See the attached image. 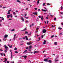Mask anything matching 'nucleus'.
Instances as JSON below:
<instances>
[{"instance_id": "f257e3e1", "label": "nucleus", "mask_w": 63, "mask_h": 63, "mask_svg": "<svg viewBox=\"0 0 63 63\" xmlns=\"http://www.w3.org/2000/svg\"><path fill=\"white\" fill-rule=\"evenodd\" d=\"M43 33H46V32H47V31H46V29H44L43 30Z\"/></svg>"}, {"instance_id": "f03ea898", "label": "nucleus", "mask_w": 63, "mask_h": 63, "mask_svg": "<svg viewBox=\"0 0 63 63\" xmlns=\"http://www.w3.org/2000/svg\"><path fill=\"white\" fill-rule=\"evenodd\" d=\"M4 47H5L6 49V50H8V47H7V46H6V45H5Z\"/></svg>"}, {"instance_id": "7ed1b4c3", "label": "nucleus", "mask_w": 63, "mask_h": 63, "mask_svg": "<svg viewBox=\"0 0 63 63\" xmlns=\"http://www.w3.org/2000/svg\"><path fill=\"white\" fill-rule=\"evenodd\" d=\"M8 35L7 34H5L4 35V39H6V38L8 37Z\"/></svg>"}, {"instance_id": "20e7f679", "label": "nucleus", "mask_w": 63, "mask_h": 63, "mask_svg": "<svg viewBox=\"0 0 63 63\" xmlns=\"http://www.w3.org/2000/svg\"><path fill=\"white\" fill-rule=\"evenodd\" d=\"M27 50L26 49L23 52V53H27Z\"/></svg>"}, {"instance_id": "39448f33", "label": "nucleus", "mask_w": 63, "mask_h": 63, "mask_svg": "<svg viewBox=\"0 0 63 63\" xmlns=\"http://www.w3.org/2000/svg\"><path fill=\"white\" fill-rule=\"evenodd\" d=\"M47 42V40H45L44 41V42H43V43L44 45H45L46 43V42Z\"/></svg>"}, {"instance_id": "423d86ee", "label": "nucleus", "mask_w": 63, "mask_h": 63, "mask_svg": "<svg viewBox=\"0 0 63 63\" xmlns=\"http://www.w3.org/2000/svg\"><path fill=\"white\" fill-rule=\"evenodd\" d=\"M34 25V24L32 23L31 25H30V27L31 28V27H32V26H33Z\"/></svg>"}, {"instance_id": "0eeeda50", "label": "nucleus", "mask_w": 63, "mask_h": 63, "mask_svg": "<svg viewBox=\"0 0 63 63\" xmlns=\"http://www.w3.org/2000/svg\"><path fill=\"white\" fill-rule=\"evenodd\" d=\"M32 14L33 15H38V13L37 12L32 13Z\"/></svg>"}, {"instance_id": "6e6552de", "label": "nucleus", "mask_w": 63, "mask_h": 63, "mask_svg": "<svg viewBox=\"0 0 63 63\" xmlns=\"http://www.w3.org/2000/svg\"><path fill=\"white\" fill-rule=\"evenodd\" d=\"M7 61V59L6 58H5V61H3V62H5V63H6V61Z\"/></svg>"}, {"instance_id": "1a4fd4ad", "label": "nucleus", "mask_w": 63, "mask_h": 63, "mask_svg": "<svg viewBox=\"0 0 63 63\" xmlns=\"http://www.w3.org/2000/svg\"><path fill=\"white\" fill-rule=\"evenodd\" d=\"M47 62H49V63H51L52 61H51V60H50L49 61H48Z\"/></svg>"}, {"instance_id": "9d476101", "label": "nucleus", "mask_w": 63, "mask_h": 63, "mask_svg": "<svg viewBox=\"0 0 63 63\" xmlns=\"http://www.w3.org/2000/svg\"><path fill=\"white\" fill-rule=\"evenodd\" d=\"M57 58H56V59H55V62H57V61H59V60H57Z\"/></svg>"}, {"instance_id": "9b49d317", "label": "nucleus", "mask_w": 63, "mask_h": 63, "mask_svg": "<svg viewBox=\"0 0 63 63\" xmlns=\"http://www.w3.org/2000/svg\"><path fill=\"white\" fill-rule=\"evenodd\" d=\"M21 17V19H22V21L23 22L24 21V19L23 18V17Z\"/></svg>"}, {"instance_id": "f8f14e48", "label": "nucleus", "mask_w": 63, "mask_h": 63, "mask_svg": "<svg viewBox=\"0 0 63 63\" xmlns=\"http://www.w3.org/2000/svg\"><path fill=\"white\" fill-rule=\"evenodd\" d=\"M44 17H43V16H41V19L42 21H43L44 20Z\"/></svg>"}, {"instance_id": "ddd939ff", "label": "nucleus", "mask_w": 63, "mask_h": 63, "mask_svg": "<svg viewBox=\"0 0 63 63\" xmlns=\"http://www.w3.org/2000/svg\"><path fill=\"white\" fill-rule=\"evenodd\" d=\"M16 34H15L14 35V41H15V38H16Z\"/></svg>"}, {"instance_id": "4468645a", "label": "nucleus", "mask_w": 63, "mask_h": 63, "mask_svg": "<svg viewBox=\"0 0 63 63\" xmlns=\"http://www.w3.org/2000/svg\"><path fill=\"white\" fill-rule=\"evenodd\" d=\"M8 46L10 48H12V45H11V46H10V44H8Z\"/></svg>"}, {"instance_id": "2eb2a0df", "label": "nucleus", "mask_w": 63, "mask_h": 63, "mask_svg": "<svg viewBox=\"0 0 63 63\" xmlns=\"http://www.w3.org/2000/svg\"><path fill=\"white\" fill-rule=\"evenodd\" d=\"M20 0H16L17 2H19V3H21V2L20 1H19Z\"/></svg>"}, {"instance_id": "dca6fc26", "label": "nucleus", "mask_w": 63, "mask_h": 63, "mask_svg": "<svg viewBox=\"0 0 63 63\" xmlns=\"http://www.w3.org/2000/svg\"><path fill=\"white\" fill-rule=\"evenodd\" d=\"M54 44L55 45H57V43L56 42H55L54 43Z\"/></svg>"}, {"instance_id": "f3484780", "label": "nucleus", "mask_w": 63, "mask_h": 63, "mask_svg": "<svg viewBox=\"0 0 63 63\" xmlns=\"http://www.w3.org/2000/svg\"><path fill=\"white\" fill-rule=\"evenodd\" d=\"M38 52H39V51H35L34 52V53H38Z\"/></svg>"}, {"instance_id": "a211bd4d", "label": "nucleus", "mask_w": 63, "mask_h": 63, "mask_svg": "<svg viewBox=\"0 0 63 63\" xmlns=\"http://www.w3.org/2000/svg\"><path fill=\"white\" fill-rule=\"evenodd\" d=\"M25 37L26 38V40H28V38H27V37H28L27 36H25Z\"/></svg>"}, {"instance_id": "6ab92c4d", "label": "nucleus", "mask_w": 63, "mask_h": 63, "mask_svg": "<svg viewBox=\"0 0 63 63\" xmlns=\"http://www.w3.org/2000/svg\"><path fill=\"white\" fill-rule=\"evenodd\" d=\"M27 45H31V44H32V43L30 44L29 43H27Z\"/></svg>"}, {"instance_id": "aec40b11", "label": "nucleus", "mask_w": 63, "mask_h": 63, "mask_svg": "<svg viewBox=\"0 0 63 63\" xmlns=\"http://www.w3.org/2000/svg\"><path fill=\"white\" fill-rule=\"evenodd\" d=\"M7 18H9V17H10V15H7Z\"/></svg>"}, {"instance_id": "412c9836", "label": "nucleus", "mask_w": 63, "mask_h": 63, "mask_svg": "<svg viewBox=\"0 0 63 63\" xmlns=\"http://www.w3.org/2000/svg\"><path fill=\"white\" fill-rule=\"evenodd\" d=\"M11 59H12L13 58V55L12 54H11Z\"/></svg>"}, {"instance_id": "4be33fe9", "label": "nucleus", "mask_w": 63, "mask_h": 63, "mask_svg": "<svg viewBox=\"0 0 63 63\" xmlns=\"http://www.w3.org/2000/svg\"><path fill=\"white\" fill-rule=\"evenodd\" d=\"M47 61H48L47 59H45L44 60V61H45V62H47Z\"/></svg>"}, {"instance_id": "5701e85b", "label": "nucleus", "mask_w": 63, "mask_h": 63, "mask_svg": "<svg viewBox=\"0 0 63 63\" xmlns=\"http://www.w3.org/2000/svg\"><path fill=\"white\" fill-rule=\"evenodd\" d=\"M22 57H24V58H26V57H27V56H22Z\"/></svg>"}, {"instance_id": "b1692460", "label": "nucleus", "mask_w": 63, "mask_h": 63, "mask_svg": "<svg viewBox=\"0 0 63 63\" xmlns=\"http://www.w3.org/2000/svg\"><path fill=\"white\" fill-rule=\"evenodd\" d=\"M32 46H29V48H31H31H32Z\"/></svg>"}, {"instance_id": "393cba45", "label": "nucleus", "mask_w": 63, "mask_h": 63, "mask_svg": "<svg viewBox=\"0 0 63 63\" xmlns=\"http://www.w3.org/2000/svg\"><path fill=\"white\" fill-rule=\"evenodd\" d=\"M31 32H30V34H28V36H31Z\"/></svg>"}, {"instance_id": "a878e982", "label": "nucleus", "mask_w": 63, "mask_h": 63, "mask_svg": "<svg viewBox=\"0 0 63 63\" xmlns=\"http://www.w3.org/2000/svg\"><path fill=\"white\" fill-rule=\"evenodd\" d=\"M42 10L43 11H44V12H46V10H45V9H42Z\"/></svg>"}, {"instance_id": "bb28decb", "label": "nucleus", "mask_w": 63, "mask_h": 63, "mask_svg": "<svg viewBox=\"0 0 63 63\" xmlns=\"http://www.w3.org/2000/svg\"><path fill=\"white\" fill-rule=\"evenodd\" d=\"M8 50H4L5 51V53H6V52H7Z\"/></svg>"}, {"instance_id": "cd10ccee", "label": "nucleus", "mask_w": 63, "mask_h": 63, "mask_svg": "<svg viewBox=\"0 0 63 63\" xmlns=\"http://www.w3.org/2000/svg\"><path fill=\"white\" fill-rule=\"evenodd\" d=\"M58 29L59 30H62V28L60 27L58 28Z\"/></svg>"}, {"instance_id": "c85d7f7f", "label": "nucleus", "mask_w": 63, "mask_h": 63, "mask_svg": "<svg viewBox=\"0 0 63 63\" xmlns=\"http://www.w3.org/2000/svg\"><path fill=\"white\" fill-rule=\"evenodd\" d=\"M10 16L11 18L13 17V16H12V14H10Z\"/></svg>"}, {"instance_id": "c756f323", "label": "nucleus", "mask_w": 63, "mask_h": 63, "mask_svg": "<svg viewBox=\"0 0 63 63\" xmlns=\"http://www.w3.org/2000/svg\"><path fill=\"white\" fill-rule=\"evenodd\" d=\"M39 1H40L39 0H38V1H37V4H39Z\"/></svg>"}, {"instance_id": "7c9ffc66", "label": "nucleus", "mask_w": 63, "mask_h": 63, "mask_svg": "<svg viewBox=\"0 0 63 63\" xmlns=\"http://www.w3.org/2000/svg\"><path fill=\"white\" fill-rule=\"evenodd\" d=\"M38 39H39L38 40V41H40L41 40V38H40V37H39L38 38Z\"/></svg>"}, {"instance_id": "2f4dec72", "label": "nucleus", "mask_w": 63, "mask_h": 63, "mask_svg": "<svg viewBox=\"0 0 63 63\" xmlns=\"http://www.w3.org/2000/svg\"><path fill=\"white\" fill-rule=\"evenodd\" d=\"M8 13H7V15H10V12H8Z\"/></svg>"}, {"instance_id": "473e14b6", "label": "nucleus", "mask_w": 63, "mask_h": 63, "mask_svg": "<svg viewBox=\"0 0 63 63\" xmlns=\"http://www.w3.org/2000/svg\"><path fill=\"white\" fill-rule=\"evenodd\" d=\"M11 31H15V29H14L11 30Z\"/></svg>"}, {"instance_id": "72a5a7b5", "label": "nucleus", "mask_w": 63, "mask_h": 63, "mask_svg": "<svg viewBox=\"0 0 63 63\" xmlns=\"http://www.w3.org/2000/svg\"><path fill=\"white\" fill-rule=\"evenodd\" d=\"M44 8L45 9V10H46V11H47V8H46V7H44Z\"/></svg>"}, {"instance_id": "f704fd0d", "label": "nucleus", "mask_w": 63, "mask_h": 63, "mask_svg": "<svg viewBox=\"0 0 63 63\" xmlns=\"http://www.w3.org/2000/svg\"><path fill=\"white\" fill-rule=\"evenodd\" d=\"M1 18L3 20H4V18H3V17H2Z\"/></svg>"}, {"instance_id": "c9c22d12", "label": "nucleus", "mask_w": 63, "mask_h": 63, "mask_svg": "<svg viewBox=\"0 0 63 63\" xmlns=\"http://www.w3.org/2000/svg\"><path fill=\"white\" fill-rule=\"evenodd\" d=\"M29 22L27 20H26V23H28Z\"/></svg>"}, {"instance_id": "e433bc0d", "label": "nucleus", "mask_w": 63, "mask_h": 63, "mask_svg": "<svg viewBox=\"0 0 63 63\" xmlns=\"http://www.w3.org/2000/svg\"><path fill=\"white\" fill-rule=\"evenodd\" d=\"M16 14V12H13V15H15V14Z\"/></svg>"}, {"instance_id": "4c0bfd02", "label": "nucleus", "mask_w": 63, "mask_h": 63, "mask_svg": "<svg viewBox=\"0 0 63 63\" xmlns=\"http://www.w3.org/2000/svg\"><path fill=\"white\" fill-rule=\"evenodd\" d=\"M11 11H12V10L10 9L8 11V12H11Z\"/></svg>"}, {"instance_id": "58836bf2", "label": "nucleus", "mask_w": 63, "mask_h": 63, "mask_svg": "<svg viewBox=\"0 0 63 63\" xmlns=\"http://www.w3.org/2000/svg\"><path fill=\"white\" fill-rule=\"evenodd\" d=\"M47 5H48V6H49V5H50V4L49 3H48L47 4Z\"/></svg>"}, {"instance_id": "ea45409f", "label": "nucleus", "mask_w": 63, "mask_h": 63, "mask_svg": "<svg viewBox=\"0 0 63 63\" xmlns=\"http://www.w3.org/2000/svg\"><path fill=\"white\" fill-rule=\"evenodd\" d=\"M52 27H55V26H54L53 25H52L51 26Z\"/></svg>"}, {"instance_id": "a19ab883", "label": "nucleus", "mask_w": 63, "mask_h": 63, "mask_svg": "<svg viewBox=\"0 0 63 63\" xmlns=\"http://www.w3.org/2000/svg\"><path fill=\"white\" fill-rule=\"evenodd\" d=\"M22 39H24V40H25V38L24 37H23L22 38Z\"/></svg>"}, {"instance_id": "79ce46f5", "label": "nucleus", "mask_w": 63, "mask_h": 63, "mask_svg": "<svg viewBox=\"0 0 63 63\" xmlns=\"http://www.w3.org/2000/svg\"><path fill=\"white\" fill-rule=\"evenodd\" d=\"M25 18H26V19H28V17H25V16H24Z\"/></svg>"}, {"instance_id": "37998d69", "label": "nucleus", "mask_w": 63, "mask_h": 63, "mask_svg": "<svg viewBox=\"0 0 63 63\" xmlns=\"http://www.w3.org/2000/svg\"><path fill=\"white\" fill-rule=\"evenodd\" d=\"M28 50L29 51H31V50H30V48H29Z\"/></svg>"}, {"instance_id": "c03bdc74", "label": "nucleus", "mask_w": 63, "mask_h": 63, "mask_svg": "<svg viewBox=\"0 0 63 63\" xmlns=\"http://www.w3.org/2000/svg\"><path fill=\"white\" fill-rule=\"evenodd\" d=\"M25 34H28V32H27L26 31L25 32Z\"/></svg>"}, {"instance_id": "a18cd8bd", "label": "nucleus", "mask_w": 63, "mask_h": 63, "mask_svg": "<svg viewBox=\"0 0 63 63\" xmlns=\"http://www.w3.org/2000/svg\"><path fill=\"white\" fill-rule=\"evenodd\" d=\"M10 52H11V54H12V50H10Z\"/></svg>"}, {"instance_id": "49530a36", "label": "nucleus", "mask_w": 63, "mask_h": 63, "mask_svg": "<svg viewBox=\"0 0 63 63\" xmlns=\"http://www.w3.org/2000/svg\"><path fill=\"white\" fill-rule=\"evenodd\" d=\"M17 50V48H15V49H14V50Z\"/></svg>"}, {"instance_id": "de8ad7c7", "label": "nucleus", "mask_w": 63, "mask_h": 63, "mask_svg": "<svg viewBox=\"0 0 63 63\" xmlns=\"http://www.w3.org/2000/svg\"><path fill=\"white\" fill-rule=\"evenodd\" d=\"M44 37V36H43V35H42L41 36V38H43V37Z\"/></svg>"}, {"instance_id": "09e8293b", "label": "nucleus", "mask_w": 63, "mask_h": 63, "mask_svg": "<svg viewBox=\"0 0 63 63\" xmlns=\"http://www.w3.org/2000/svg\"><path fill=\"white\" fill-rule=\"evenodd\" d=\"M28 5H30L31 7H32V5H30V4H28Z\"/></svg>"}, {"instance_id": "8fccbe9b", "label": "nucleus", "mask_w": 63, "mask_h": 63, "mask_svg": "<svg viewBox=\"0 0 63 63\" xmlns=\"http://www.w3.org/2000/svg\"><path fill=\"white\" fill-rule=\"evenodd\" d=\"M46 4V3H43V6H45V4Z\"/></svg>"}, {"instance_id": "3c124183", "label": "nucleus", "mask_w": 63, "mask_h": 63, "mask_svg": "<svg viewBox=\"0 0 63 63\" xmlns=\"http://www.w3.org/2000/svg\"><path fill=\"white\" fill-rule=\"evenodd\" d=\"M63 14V12H61V14H59V15H62Z\"/></svg>"}, {"instance_id": "603ef678", "label": "nucleus", "mask_w": 63, "mask_h": 63, "mask_svg": "<svg viewBox=\"0 0 63 63\" xmlns=\"http://www.w3.org/2000/svg\"><path fill=\"white\" fill-rule=\"evenodd\" d=\"M15 53H18V52H17V51H15Z\"/></svg>"}, {"instance_id": "864d4df0", "label": "nucleus", "mask_w": 63, "mask_h": 63, "mask_svg": "<svg viewBox=\"0 0 63 63\" xmlns=\"http://www.w3.org/2000/svg\"><path fill=\"white\" fill-rule=\"evenodd\" d=\"M34 9L35 10H37V8H34Z\"/></svg>"}, {"instance_id": "5fc2aeb1", "label": "nucleus", "mask_w": 63, "mask_h": 63, "mask_svg": "<svg viewBox=\"0 0 63 63\" xmlns=\"http://www.w3.org/2000/svg\"><path fill=\"white\" fill-rule=\"evenodd\" d=\"M0 51H3V50H2L1 49H0Z\"/></svg>"}, {"instance_id": "6e6d98bb", "label": "nucleus", "mask_w": 63, "mask_h": 63, "mask_svg": "<svg viewBox=\"0 0 63 63\" xmlns=\"http://www.w3.org/2000/svg\"><path fill=\"white\" fill-rule=\"evenodd\" d=\"M56 18H54V20L55 21L56 20Z\"/></svg>"}, {"instance_id": "4d7b16f0", "label": "nucleus", "mask_w": 63, "mask_h": 63, "mask_svg": "<svg viewBox=\"0 0 63 63\" xmlns=\"http://www.w3.org/2000/svg\"><path fill=\"white\" fill-rule=\"evenodd\" d=\"M36 29H37V30H38L39 29V28H36Z\"/></svg>"}, {"instance_id": "13d9d810", "label": "nucleus", "mask_w": 63, "mask_h": 63, "mask_svg": "<svg viewBox=\"0 0 63 63\" xmlns=\"http://www.w3.org/2000/svg\"><path fill=\"white\" fill-rule=\"evenodd\" d=\"M38 17H39V18H41V16H39Z\"/></svg>"}, {"instance_id": "bf43d9fd", "label": "nucleus", "mask_w": 63, "mask_h": 63, "mask_svg": "<svg viewBox=\"0 0 63 63\" xmlns=\"http://www.w3.org/2000/svg\"><path fill=\"white\" fill-rule=\"evenodd\" d=\"M26 48L27 49H28V47H27Z\"/></svg>"}, {"instance_id": "052dcab7", "label": "nucleus", "mask_w": 63, "mask_h": 63, "mask_svg": "<svg viewBox=\"0 0 63 63\" xmlns=\"http://www.w3.org/2000/svg\"><path fill=\"white\" fill-rule=\"evenodd\" d=\"M29 41H30L31 40V38H30L28 40Z\"/></svg>"}, {"instance_id": "680f3d73", "label": "nucleus", "mask_w": 63, "mask_h": 63, "mask_svg": "<svg viewBox=\"0 0 63 63\" xmlns=\"http://www.w3.org/2000/svg\"><path fill=\"white\" fill-rule=\"evenodd\" d=\"M61 10H62L63 9V7L62 6H61Z\"/></svg>"}, {"instance_id": "e2e57ef3", "label": "nucleus", "mask_w": 63, "mask_h": 63, "mask_svg": "<svg viewBox=\"0 0 63 63\" xmlns=\"http://www.w3.org/2000/svg\"><path fill=\"white\" fill-rule=\"evenodd\" d=\"M54 37V35H52L51 36V38H53Z\"/></svg>"}, {"instance_id": "0e129e2a", "label": "nucleus", "mask_w": 63, "mask_h": 63, "mask_svg": "<svg viewBox=\"0 0 63 63\" xmlns=\"http://www.w3.org/2000/svg\"><path fill=\"white\" fill-rule=\"evenodd\" d=\"M14 16L15 17H17V16L16 15H15Z\"/></svg>"}, {"instance_id": "69168bd1", "label": "nucleus", "mask_w": 63, "mask_h": 63, "mask_svg": "<svg viewBox=\"0 0 63 63\" xmlns=\"http://www.w3.org/2000/svg\"><path fill=\"white\" fill-rule=\"evenodd\" d=\"M3 40L4 41H5V40H6V39H5V38H4V39H3Z\"/></svg>"}, {"instance_id": "338daca9", "label": "nucleus", "mask_w": 63, "mask_h": 63, "mask_svg": "<svg viewBox=\"0 0 63 63\" xmlns=\"http://www.w3.org/2000/svg\"><path fill=\"white\" fill-rule=\"evenodd\" d=\"M26 15H27V14H25V16H26Z\"/></svg>"}, {"instance_id": "774afa93", "label": "nucleus", "mask_w": 63, "mask_h": 63, "mask_svg": "<svg viewBox=\"0 0 63 63\" xmlns=\"http://www.w3.org/2000/svg\"><path fill=\"white\" fill-rule=\"evenodd\" d=\"M12 63H15V62H12Z\"/></svg>"}]
</instances>
